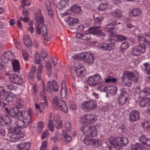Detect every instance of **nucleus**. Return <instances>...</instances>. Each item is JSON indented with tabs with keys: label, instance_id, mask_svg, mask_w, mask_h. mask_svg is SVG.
<instances>
[{
	"label": "nucleus",
	"instance_id": "obj_1",
	"mask_svg": "<svg viewBox=\"0 0 150 150\" xmlns=\"http://www.w3.org/2000/svg\"><path fill=\"white\" fill-rule=\"evenodd\" d=\"M137 39L140 49L137 47L133 48L132 53L134 56H139L142 53L145 52L146 48L150 47V41L140 36H138Z\"/></svg>",
	"mask_w": 150,
	"mask_h": 150
},
{
	"label": "nucleus",
	"instance_id": "obj_2",
	"mask_svg": "<svg viewBox=\"0 0 150 150\" xmlns=\"http://www.w3.org/2000/svg\"><path fill=\"white\" fill-rule=\"evenodd\" d=\"M117 21H114L109 24L106 25L107 31L111 33V34L109 36V41L112 42H120L123 40H126L127 38L126 36L122 35H117L113 34L112 32L114 31V29L117 24Z\"/></svg>",
	"mask_w": 150,
	"mask_h": 150
},
{
	"label": "nucleus",
	"instance_id": "obj_3",
	"mask_svg": "<svg viewBox=\"0 0 150 150\" xmlns=\"http://www.w3.org/2000/svg\"><path fill=\"white\" fill-rule=\"evenodd\" d=\"M81 129L86 136L95 137L97 136L98 131L94 126L85 125L82 127Z\"/></svg>",
	"mask_w": 150,
	"mask_h": 150
},
{
	"label": "nucleus",
	"instance_id": "obj_4",
	"mask_svg": "<svg viewBox=\"0 0 150 150\" xmlns=\"http://www.w3.org/2000/svg\"><path fill=\"white\" fill-rule=\"evenodd\" d=\"M120 90L121 93L117 97V103L119 105V108H121L123 106L127 101L128 95L125 88H121Z\"/></svg>",
	"mask_w": 150,
	"mask_h": 150
},
{
	"label": "nucleus",
	"instance_id": "obj_5",
	"mask_svg": "<svg viewBox=\"0 0 150 150\" xmlns=\"http://www.w3.org/2000/svg\"><path fill=\"white\" fill-rule=\"evenodd\" d=\"M53 104L58 108L60 110L63 111L65 113H66L68 110V108L64 101L62 99H58L57 97L55 96L53 99Z\"/></svg>",
	"mask_w": 150,
	"mask_h": 150
},
{
	"label": "nucleus",
	"instance_id": "obj_6",
	"mask_svg": "<svg viewBox=\"0 0 150 150\" xmlns=\"http://www.w3.org/2000/svg\"><path fill=\"white\" fill-rule=\"evenodd\" d=\"M101 78L98 74L89 76L87 81L91 86H95L101 83Z\"/></svg>",
	"mask_w": 150,
	"mask_h": 150
},
{
	"label": "nucleus",
	"instance_id": "obj_7",
	"mask_svg": "<svg viewBox=\"0 0 150 150\" xmlns=\"http://www.w3.org/2000/svg\"><path fill=\"white\" fill-rule=\"evenodd\" d=\"M63 124L62 120H54L53 122L50 120L48 123V127L51 132H53L54 131V127L58 129H61L63 127Z\"/></svg>",
	"mask_w": 150,
	"mask_h": 150
},
{
	"label": "nucleus",
	"instance_id": "obj_8",
	"mask_svg": "<svg viewBox=\"0 0 150 150\" xmlns=\"http://www.w3.org/2000/svg\"><path fill=\"white\" fill-rule=\"evenodd\" d=\"M81 57L86 63L89 65L93 63L95 59L94 55L89 52L82 53Z\"/></svg>",
	"mask_w": 150,
	"mask_h": 150
},
{
	"label": "nucleus",
	"instance_id": "obj_9",
	"mask_svg": "<svg viewBox=\"0 0 150 150\" xmlns=\"http://www.w3.org/2000/svg\"><path fill=\"white\" fill-rule=\"evenodd\" d=\"M20 109L17 107L11 108L10 109L7 107L4 108L5 112L11 117L16 118V119L19 118V112Z\"/></svg>",
	"mask_w": 150,
	"mask_h": 150
},
{
	"label": "nucleus",
	"instance_id": "obj_10",
	"mask_svg": "<svg viewBox=\"0 0 150 150\" xmlns=\"http://www.w3.org/2000/svg\"><path fill=\"white\" fill-rule=\"evenodd\" d=\"M97 103L96 101L92 100L85 101L81 104V108L88 110H93L97 107Z\"/></svg>",
	"mask_w": 150,
	"mask_h": 150
},
{
	"label": "nucleus",
	"instance_id": "obj_11",
	"mask_svg": "<svg viewBox=\"0 0 150 150\" xmlns=\"http://www.w3.org/2000/svg\"><path fill=\"white\" fill-rule=\"evenodd\" d=\"M9 79L11 83L16 84L20 85L23 82V79L20 75L15 74H10Z\"/></svg>",
	"mask_w": 150,
	"mask_h": 150
},
{
	"label": "nucleus",
	"instance_id": "obj_12",
	"mask_svg": "<svg viewBox=\"0 0 150 150\" xmlns=\"http://www.w3.org/2000/svg\"><path fill=\"white\" fill-rule=\"evenodd\" d=\"M47 91L49 93H51L52 90L55 92H57L59 88L57 82L54 80H52V83L48 81L47 83Z\"/></svg>",
	"mask_w": 150,
	"mask_h": 150
},
{
	"label": "nucleus",
	"instance_id": "obj_13",
	"mask_svg": "<svg viewBox=\"0 0 150 150\" xmlns=\"http://www.w3.org/2000/svg\"><path fill=\"white\" fill-rule=\"evenodd\" d=\"M101 28L100 26H94L91 27L88 30V32L89 34L100 36L105 35V34L102 32L101 30L99 29Z\"/></svg>",
	"mask_w": 150,
	"mask_h": 150
},
{
	"label": "nucleus",
	"instance_id": "obj_14",
	"mask_svg": "<svg viewBox=\"0 0 150 150\" xmlns=\"http://www.w3.org/2000/svg\"><path fill=\"white\" fill-rule=\"evenodd\" d=\"M82 120L83 123L91 124L95 122L96 120V119L94 116L87 114L83 116Z\"/></svg>",
	"mask_w": 150,
	"mask_h": 150
},
{
	"label": "nucleus",
	"instance_id": "obj_15",
	"mask_svg": "<svg viewBox=\"0 0 150 150\" xmlns=\"http://www.w3.org/2000/svg\"><path fill=\"white\" fill-rule=\"evenodd\" d=\"M16 119L17 120L16 121L15 124L17 125L18 129L25 128L29 124H31V122L29 119V120H22L20 119L19 118Z\"/></svg>",
	"mask_w": 150,
	"mask_h": 150
},
{
	"label": "nucleus",
	"instance_id": "obj_16",
	"mask_svg": "<svg viewBox=\"0 0 150 150\" xmlns=\"http://www.w3.org/2000/svg\"><path fill=\"white\" fill-rule=\"evenodd\" d=\"M29 112L27 111H23L22 110H20V111L19 112V118L20 117L23 118L24 120H30L31 122V123L33 122V121L32 120L31 118V115H30L31 112L32 111V110L30 109Z\"/></svg>",
	"mask_w": 150,
	"mask_h": 150
},
{
	"label": "nucleus",
	"instance_id": "obj_17",
	"mask_svg": "<svg viewBox=\"0 0 150 150\" xmlns=\"http://www.w3.org/2000/svg\"><path fill=\"white\" fill-rule=\"evenodd\" d=\"M139 117V112L137 110H134L129 114V122H133L138 120Z\"/></svg>",
	"mask_w": 150,
	"mask_h": 150
},
{
	"label": "nucleus",
	"instance_id": "obj_18",
	"mask_svg": "<svg viewBox=\"0 0 150 150\" xmlns=\"http://www.w3.org/2000/svg\"><path fill=\"white\" fill-rule=\"evenodd\" d=\"M0 123L2 125H7L8 126L11 123L10 117L7 115L0 117Z\"/></svg>",
	"mask_w": 150,
	"mask_h": 150
},
{
	"label": "nucleus",
	"instance_id": "obj_19",
	"mask_svg": "<svg viewBox=\"0 0 150 150\" xmlns=\"http://www.w3.org/2000/svg\"><path fill=\"white\" fill-rule=\"evenodd\" d=\"M99 49L103 50H110L114 48V45L112 42L110 43H104L99 47Z\"/></svg>",
	"mask_w": 150,
	"mask_h": 150
},
{
	"label": "nucleus",
	"instance_id": "obj_20",
	"mask_svg": "<svg viewBox=\"0 0 150 150\" xmlns=\"http://www.w3.org/2000/svg\"><path fill=\"white\" fill-rule=\"evenodd\" d=\"M30 147V144L28 142H23L17 145L18 150H28Z\"/></svg>",
	"mask_w": 150,
	"mask_h": 150
},
{
	"label": "nucleus",
	"instance_id": "obj_21",
	"mask_svg": "<svg viewBox=\"0 0 150 150\" xmlns=\"http://www.w3.org/2000/svg\"><path fill=\"white\" fill-rule=\"evenodd\" d=\"M13 95L11 93L6 92L2 97L4 100H6L8 103H10L13 101Z\"/></svg>",
	"mask_w": 150,
	"mask_h": 150
},
{
	"label": "nucleus",
	"instance_id": "obj_22",
	"mask_svg": "<svg viewBox=\"0 0 150 150\" xmlns=\"http://www.w3.org/2000/svg\"><path fill=\"white\" fill-rule=\"evenodd\" d=\"M13 56V54H12L10 52L8 51L5 52L2 55L1 58L4 61L7 62L12 59Z\"/></svg>",
	"mask_w": 150,
	"mask_h": 150
},
{
	"label": "nucleus",
	"instance_id": "obj_23",
	"mask_svg": "<svg viewBox=\"0 0 150 150\" xmlns=\"http://www.w3.org/2000/svg\"><path fill=\"white\" fill-rule=\"evenodd\" d=\"M70 11L74 13H81V7L77 5L72 6L70 8Z\"/></svg>",
	"mask_w": 150,
	"mask_h": 150
},
{
	"label": "nucleus",
	"instance_id": "obj_24",
	"mask_svg": "<svg viewBox=\"0 0 150 150\" xmlns=\"http://www.w3.org/2000/svg\"><path fill=\"white\" fill-rule=\"evenodd\" d=\"M13 68L15 72H18L20 69V64L18 60L16 59H13L12 62Z\"/></svg>",
	"mask_w": 150,
	"mask_h": 150
},
{
	"label": "nucleus",
	"instance_id": "obj_25",
	"mask_svg": "<svg viewBox=\"0 0 150 150\" xmlns=\"http://www.w3.org/2000/svg\"><path fill=\"white\" fill-rule=\"evenodd\" d=\"M69 3V0H61L59 1L57 7L59 9H61L64 7H67Z\"/></svg>",
	"mask_w": 150,
	"mask_h": 150
},
{
	"label": "nucleus",
	"instance_id": "obj_26",
	"mask_svg": "<svg viewBox=\"0 0 150 150\" xmlns=\"http://www.w3.org/2000/svg\"><path fill=\"white\" fill-rule=\"evenodd\" d=\"M41 32L43 35L44 39L46 41L48 40V37L47 35V29L46 26L44 25H42L41 28Z\"/></svg>",
	"mask_w": 150,
	"mask_h": 150
},
{
	"label": "nucleus",
	"instance_id": "obj_27",
	"mask_svg": "<svg viewBox=\"0 0 150 150\" xmlns=\"http://www.w3.org/2000/svg\"><path fill=\"white\" fill-rule=\"evenodd\" d=\"M82 68L83 67H77L75 68V71L78 77L83 76L84 75L85 71L82 69Z\"/></svg>",
	"mask_w": 150,
	"mask_h": 150
},
{
	"label": "nucleus",
	"instance_id": "obj_28",
	"mask_svg": "<svg viewBox=\"0 0 150 150\" xmlns=\"http://www.w3.org/2000/svg\"><path fill=\"white\" fill-rule=\"evenodd\" d=\"M9 132L11 134H18L21 133V130L19 129L16 128L15 126H12L9 127Z\"/></svg>",
	"mask_w": 150,
	"mask_h": 150
},
{
	"label": "nucleus",
	"instance_id": "obj_29",
	"mask_svg": "<svg viewBox=\"0 0 150 150\" xmlns=\"http://www.w3.org/2000/svg\"><path fill=\"white\" fill-rule=\"evenodd\" d=\"M68 23L70 25H77L79 21V20L77 18H74L70 16L68 17Z\"/></svg>",
	"mask_w": 150,
	"mask_h": 150
},
{
	"label": "nucleus",
	"instance_id": "obj_30",
	"mask_svg": "<svg viewBox=\"0 0 150 150\" xmlns=\"http://www.w3.org/2000/svg\"><path fill=\"white\" fill-rule=\"evenodd\" d=\"M23 40L24 44L26 46L28 47L30 46L32 44L31 41L28 35H24Z\"/></svg>",
	"mask_w": 150,
	"mask_h": 150
},
{
	"label": "nucleus",
	"instance_id": "obj_31",
	"mask_svg": "<svg viewBox=\"0 0 150 150\" xmlns=\"http://www.w3.org/2000/svg\"><path fill=\"white\" fill-rule=\"evenodd\" d=\"M112 16L116 18H120L122 16V14L120 10H115L112 13Z\"/></svg>",
	"mask_w": 150,
	"mask_h": 150
},
{
	"label": "nucleus",
	"instance_id": "obj_32",
	"mask_svg": "<svg viewBox=\"0 0 150 150\" xmlns=\"http://www.w3.org/2000/svg\"><path fill=\"white\" fill-rule=\"evenodd\" d=\"M142 13L141 9H134L131 10L130 11V14H132V16H137L139 15Z\"/></svg>",
	"mask_w": 150,
	"mask_h": 150
},
{
	"label": "nucleus",
	"instance_id": "obj_33",
	"mask_svg": "<svg viewBox=\"0 0 150 150\" xmlns=\"http://www.w3.org/2000/svg\"><path fill=\"white\" fill-rule=\"evenodd\" d=\"M102 143L101 141L98 139L91 140V145L94 147H97L101 146Z\"/></svg>",
	"mask_w": 150,
	"mask_h": 150
},
{
	"label": "nucleus",
	"instance_id": "obj_34",
	"mask_svg": "<svg viewBox=\"0 0 150 150\" xmlns=\"http://www.w3.org/2000/svg\"><path fill=\"white\" fill-rule=\"evenodd\" d=\"M42 69L43 66L42 65H40L38 67L37 74V78L39 80H41V74Z\"/></svg>",
	"mask_w": 150,
	"mask_h": 150
},
{
	"label": "nucleus",
	"instance_id": "obj_35",
	"mask_svg": "<svg viewBox=\"0 0 150 150\" xmlns=\"http://www.w3.org/2000/svg\"><path fill=\"white\" fill-rule=\"evenodd\" d=\"M47 72L48 76H50L52 71V65L49 61L47 62L46 65Z\"/></svg>",
	"mask_w": 150,
	"mask_h": 150
},
{
	"label": "nucleus",
	"instance_id": "obj_36",
	"mask_svg": "<svg viewBox=\"0 0 150 150\" xmlns=\"http://www.w3.org/2000/svg\"><path fill=\"white\" fill-rule=\"evenodd\" d=\"M113 146L117 150H120L122 149V145L121 144V143L118 141L117 139V141H115L114 143V144H113Z\"/></svg>",
	"mask_w": 150,
	"mask_h": 150
},
{
	"label": "nucleus",
	"instance_id": "obj_37",
	"mask_svg": "<svg viewBox=\"0 0 150 150\" xmlns=\"http://www.w3.org/2000/svg\"><path fill=\"white\" fill-rule=\"evenodd\" d=\"M43 99V102L41 103L39 105H38L37 103L35 104V108L36 109L39 110L42 106H43V107L45 106V105L47 104L46 97L45 96H44Z\"/></svg>",
	"mask_w": 150,
	"mask_h": 150
},
{
	"label": "nucleus",
	"instance_id": "obj_38",
	"mask_svg": "<svg viewBox=\"0 0 150 150\" xmlns=\"http://www.w3.org/2000/svg\"><path fill=\"white\" fill-rule=\"evenodd\" d=\"M129 46V44L127 42H124L121 45L120 47V50L123 52L128 48Z\"/></svg>",
	"mask_w": 150,
	"mask_h": 150
},
{
	"label": "nucleus",
	"instance_id": "obj_39",
	"mask_svg": "<svg viewBox=\"0 0 150 150\" xmlns=\"http://www.w3.org/2000/svg\"><path fill=\"white\" fill-rule=\"evenodd\" d=\"M118 140L121 143L122 145L127 144L128 143V139L125 137H118Z\"/></svg>",
	"mask_w": 150,
	"mask_h": 150
},
{
	"label": "nucleus",
	"instance_id": "obj_40",
	"mask_svg": "<svg viewBox=\"0 0 150 150\" xmlns=\"http://www.w3.org/2000/svg\"><path fill=\"white\" fill-rule=\"evenodd\" d=\"M5 86L8 89L11 91H15L17 89V88L16 86H14L13 84L11 83L5 84Z\"/></svg>",
	"mask_w": 150,
	"mask_h": 150
},
{
	"label": "nucleus",
	"instance_id": "obj_41",
	"mask_svg": "<svg viewBox=\"0 0 150 150\" xmlns=\"http://www.w3.org/2000/svg\"><path fill=\"white\" fill-rule=\"evenodd\" d=\"M35 63L37 64H40V59L39 54L38 52H36L34 55Z\"/></svg>",
	"mask_w": 150,
	"mask_h": 150
},
{
	"label": "nucleus",
	"instance_id": "obj_42",
	"mask_svg": "<svg viewBox=\"0 0 150 150\" xmlns=\"http://www.w3.org/2000/svg\"><path fill=\"white\" fill-rule=\"evenodd\" d=\"M129 74L128 71H125L123 72L122 77L123 82L125 81V80H129Z\"/></svg>",
	"mask_w": 150,
	"mask_h": 150
},
{
	"label": "nucleus",
	"instance_id": "obj_43",
	"mask_svg": "<svg viewBox=\"0 0 150 150\" xmlns=\"http://www.w3.org/2000/svg\"><path fill=\"white\" fill-rule=\"evenodd\" d=\"M108 6V4L106 3H101L99 5L98 9L99 11H103L106 9Z\"/></svg>",
	"mask_w": 150,
	"mask_h": 150
},
{
	"label": "nucleus",
	"instance_id": "obj_44",
	"mask_svg": "<svg viewBox=\"0 0 150 150\" xmlns=\"http://www.w3.org/2000/svg\"><path fill=\"white\" fill-rule=\"evenodd\" d=\"M81 38L83 40H88L90 39L89 34H80Z\"/></svg>",
	"mask_w": 150,
	"mask_h": 150
},
{
	"label": "nucleus",
	"instance_id": "obj_45",
	"mask_svg": "<svg viewBox=\"0 0 150 150\" xmlns=\"http://www.w3.org/2000/svg\"><path fill=\"white\" fill-rule=\"evenodd\" d=\"M36 20L38 22L37 25H39V23L41 24H42L44 23V19L43 17L41 15L40 16L36 17Z\"/></svg>",
	"mask_w": 150,
	"mask_h": 150
},
{
	"label": "nucleus",
	"instance_id": "obj_46",
	"mask_svg": "<svg viewBox=\"0 0 150 150\" xmlns=\"http://www.w3.org/2000/svg\"><path fill=\"white\" fill-rule=\"evenodd\" d=\"M143 65L145 67L146 71V74H150V64L148 63H144Z\"/></svg>",
	"mask_w": 150,
	"mask_h": 150
},
{
	"label": "nucleus",
	"instance_id": "obj_47",
	"mask_svg": "<svg viewBox=\"0 0 150 150\" xmlns=\"http://www.w3.org/2000/svg\"><path fill=\"white\" fill-rule=\"evenodd\" d=\"M33 20H31L28 24L29 26L28 28V30L31 34H33L34 32V28L33 26Z\"/></svg>",
	"mask_w": 150,
	"mask_h": 150
},
{
	"label": "nucleus",
	"instance_id": "obj_48",
	"mask_svg": "<svg viewBox=\"0 0 150 150\" xmlns=\"http://www.w3.org/2000/svg\"><path fill=\"white\" fill-rule=\"evenodd\" d=\"M144 128L148 129L150 127V121L145 120L142 125Z\"/></svg>",
	"mask_w": 150,
	"mask_h": 150
},
{
	"label": "nucleus",
	"instance_id": "obj_49",
	"mask_svg": "<svg viewBox=\"0 0 150 150\" xmlns=\"http://www.w3.org/2000/svg\"><path fill=\"white\" fill-rule=\"evenodd\" d=\"M74 28H75L77 31L83 30L84 29V27L83 25L81 24H78L74 26Z\"/></svg>",
	"mask_w": 150,
	"mask_h": 150
},
{
	"label": "nucleus",
	"instance_id": "obj_50",
	"mask_svg": "<svg viewBox=\"0 0 150 150\" xmlns=\"http://www.w3.org/2000/svg\"><path fill=\"white\" fill-rule=\"evenodd\" d=\"M47 142L46 141H44L42 142L40 147V150H47Z\"/></svg>",
	"mask_w": 150,
	"mask_h": 150
},
{
	"label": "nucleus",
	"instance_id": "obj_51",
	"mask_svg": "<svg viewBox=\"0 0 150 150\" xmlns=\"http://www.w3.org/2000/svg\"><path fill=\"white\" fill-rule=\"evenodd\" d=\"M116 81V79L112 77L109 76L108 78L106 79L105 82V83H109L110 82H115Z\"/></svg>",
	"mask_w": 150,
	"mask_h": 150
},
{
	"label": "nucleus",
	"instance_id": "obj_52",
	"mask_svg": "<svg viewBox=\"0 0 150 150\" xmlns=\"http://www.w3.org/2000/svg\"><path fill=\"white\" fill-rule=\"evenodd\" d=\"M6 91L4 87L2 86H0V97L1 99H2V97Z\"/></svg>",
	"mask_w": 150,
	"mask_h": 150
},
{
	"label": "nucleus",
	"instance_id": "obj_53",
	"mask_svg": "<svg viewBox=\"0 0 150 150\" xmlns=\"http://www.w3.org/2000/svg\"><path fill=\"white\" fill-rule=\"evenodd\" d=\"M83 142L87 145H91V140L87 138H85L83 141Z\"/></svg>",
	"mask_w": 150,
	"mask_h": 150
},
{
	"label": "nucleus",
	"instance_id": "obj_54",
	"mask_svg": "<svg viewBox=\"0 0 150 150\" xmlns=\"http://www.w3.org/2000/svg\"><path fill=\"white\" fill-rule=\"evenodd\" d=\"M9 134L8 136L10 137V139L11 141L13 142H15L16 139H18V138H17L16 136L14 134Z\"/></svg>",
	"mask_w": 150,
	"mask_h": 150
},
{
	"label": "nucleus",
	"instance_id": "obj_55",
	"mask_svg": "<svg viewBox=\"0 0 150 150\" xmlns=\"http://www.w3.org/2000/svg\"><path fill=\"white\" fill-rule=\"evenodd\" d=\"M65 127L67 131H70L71 130V127L69 122H67L65 123Z\"/></svg>",
	"mask_w": 150,
	"mask_h": 150
},
{
	"label": "nucleus",
	"instance_id": "obj_56",
	"mask_svg": "<svg viewBox=\"0 0 150 150\" xmlns=\"http://www.w3.org/2000/svg\"><path fill=\"white\" fill-rule=\"evenodd\" d=\"M148 138L145 136H142L140 138V141L141 143L143 144H145L146 143Z\"/></svg>",
	"mask_w": 150,
	"mask_h": 150
},
{
	"label": "nucleus",
	"instance_id": "obj_57",
	"mask_svg": "<svg viewBox=\"0 0 150 150\" xmlns=\"http://www.w3.org/2000/svg\"><path fill=\"white\" fill-rule=\"evenodd\" d=\"M103 17H98L96 18L94 20L95 23L96 24H101V21L103 19Z\"/></svg>",
	"mask_w": 150,
	"mask_h": 150
},
{
	"label": "nucleus",
	"instance_id": "obj_58",
	"mask_svg": "<svg viewBox=\"0 0 150 150\" xmlns=\"http://www.w3.org/2000/svg\"><path fill=\"white\" fill-rule=\"evenodd\" d=\"M64 137V140L66 143H69L72 139L71 137L69 135H67Z\"/></svg>",
	"mask_w": 150,
	"mask_h": 150
},
{
	"label": "nucleus",
	"instance_id": "obj_59",
	"mask_svg": "<svg viewBox=\"0 0 150 150\" xmlns=\"http://www.w3.org/2000/svg\"><path fill=\"white\" fill-rule=\"evenodd\" d=\"M67 89L66 88H62L61 92H60V95L61 96H66L67 94Z\"/></svg>",
	"mask_w": 150,
	"mask_h": 150
},
{
	"label": "nucleus",
	"instance_id": "obj_60",
	"mask_svg": "<svg viewBox=\"0 0 150 150\" xmlns=\"http://www.w3.org/2000/svg\"><path fill=\"white\" fill-rule=\"evenodd\" d=\"M38 128L39 132H41L43 130V122L42 121H40L39 122Z\"/></svg>",
	"mask_w": 150,
	"mask_h": 150
},
{
	"label": "nucleus",
	"instance_id": "obj_61",
	"mask_svg": "<svg viewBox=\"0 0 150 150\" xmlns=\"http://www.w3.org/2000/svg\"><path fill=\"white\" fill-rule=\"evenodd\" d=\"M49 136V133L48 131L47 130L45 131L42 133V139H43Z\"/></svg>",
	"mask_w": 150,
	"mask_h": 150
},
{
	"label": "nucleus",
	"instance_id": "obj_62",
	"mask_svg": "<svg viewBox=\"0 0 150 150\" xmlns=\"http://www.w3.org/2000/svg\"><path fill=\"white\" fill-rule=\"evenodd\" d=\"M142 91L147 96L150 94V88L149 87H146L143 89Z\"/></svg>",
	"mask_w": 150,
	"mask_h": 150
},
{
	"label": "nucleus",
	"instance_id": "obj_63",
	"mask_svg": "<svg viewBox=\"0 0 150 150\" xmlns=\"http://www.w3.org/2000/svg\"><path fill=\"white\" fill-rule=\"evenodd\" d=\"M145 102L146 107H149L150 105V98H144Z\"/></svg>",
	"mask_w": 150,
	"mask_h": 150
},
{
	"label": "nucleus",
	"instance_id": "obj_64",
	"mask_svg": "<svg viewBox=\"0 0 150 150\" xmlns=\"http://www.w3.org/2000/svg\"><path fill=\"white\" fill-rule=\"evenodd\" d=\"M72 58L74 60H82L83 59L81 57V54L80 55L76 54L72 56Z\"/></svg>",
	"mask_w": 150,
	"mask_h": 150
}]
</instances>
